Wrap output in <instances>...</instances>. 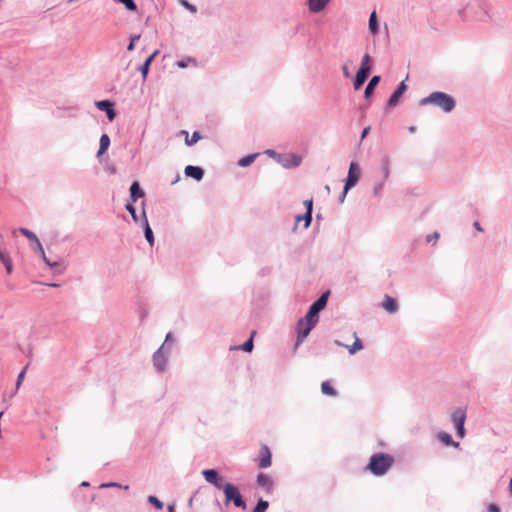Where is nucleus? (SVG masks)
<instances>
[{"label": "nucleus", "instance_id": "obj_50", "mask_svg": "<svg viewBox=\"0 0 512 512\" xmlns=\"http://www.w3.org/2000/svg\"><path fill=\"white\" fill-rule=\"evenodd\" d=\"M341 70H342V73H343L344 77H346V78L351 77V73H350L348 65L346 63H344L341 66Z\"/></svg>", "mask_w": 512, "mask_h": 512}, {"label": "nucleus", "instance_id": "obj_51", "mask_svg": "<svg viewBox=\"0 0 512 512\" xmlns=\"http://www.w3.org/2000/svg\"><path fill=\"white\" fill-rule=\"evenodd\" d=\"M488 512H499L500 508L497 504L491 503L488 505Z\"/></svg>", "mask_w": 512, "mask_h": 512}, {"label": "nucleus", "instance_id": "obj_3", "mask_svg": "<svg viewBox=\"0 0 512 512\" xmlns=\"http://www.w3.org/2000/svg\"><path fill=\"white\" fill-rule=\"evenodd\" d=\"M223 493L225 495V504L228 505L229 503H233L235 507L240 509L246 508V502L244 501L239 488L232 484L227 482L223 486Z\"/></svg>", "mask_w": 512, "mask_h": 512}, {"label": "nucleus", "instance_id": "obj_47", "mask_svg": "<svg viewBox=\"0 0 512 512\" xmlns=\"http://www.w3.org/2000/svg\"><path fill=\"white\" fill-rule=\"evenodd\" d=\"M181 4L187 9L189 10L190 12L192 13H196L197 11V8L195 5L189 3L187 0H181Z\"/></svg>", "mask_w": 512, "mask_h": 512}, {"label": "nucleus", "instance_id": "obj_12", "mask_svg": "<svg viewBox=\"0 0 512 512\" xmlns=\"http://www.w3.org/2000/svg\"><path fill=\"white\" fill-rule=\"evenodd\" d=\"M140 225L143 227L145 239L147 240L149 245L152 247L154 245L155 238H154L153 230L150 227V224L148 222L145 209L142 210Z\"/></svg>", "mask_w": 512, "mask_h": 512}, {"label": "nucleus", "instance_id": "obj_28", "mask_svg": "<svg viewBox=\"0 0 512 512\" xmlns=\"http://www.w3.org/2000/svg\"><path fill=\"white\" fill-rule=\"evenodd\" d=\"M368 29L372 35L377 34L379 31V23L376 11H373L369 16Z\"/></svg>", "mask_w": 512, "mask_h": 512}, {"label": "nucleus", "instance_id": "obj_9", "mask_svg": "<svg viewBox=\"0 0 512 512\" xmlns=\"http://www.w3.org/2000/svg\"><path fill=\"white\" fill-rule=\"evenodd\" d=\"M95 106L100 111L106 113V116L109 121H113L116 117V111L114 109V103L110 100H99L95 102Z\"/></svg>", "mask_w": 512, "mask_h": 512}, {"label": "nucleus", "instance_id": "obj_19", "mask_svg": "<svg viewBox=\"0 0 512 512\" xmlns=\"http://www.w3.org/2000/svg\"><path fill=\"white\" fill-rule=\"evenodd\" d=\"M466 412L462 408H457L451 415V421L455 428L465 425Z\"/></svg>", "mask_w": 512, "mask_h": 512}, {"label": "nucleus", "instance_id": "obj_36", "mask_svg": "<svg viewBox=\"0 0 512 512\" xmlns=\"http://www.w3.org/2000/svg\"><path fill=\"white\" fill-rule=\"evenodd\" d=\"M351 355L355 354L357 351L363 349V343L360 338L356 337L354 343L351 346H346Z\"/></svg>", "mask_w": 512, "mask_h": 512}, {"label": "nucleus", "instance_id": "obj_59", "mask_svg": "<svg viewBox=\"0 0 512 512\" xmlns=\"http://www.w3.org/2000/svg\"><path fill=\"white\" fill-rule=\"evenodd\" d=\"M508 491H509V493L512 495V478H511V479H510V481H509Z\"/></svg>", "mask_w": 512, "mask_h": 512}, {"label": "nucleus", "instance_id": "obj_25", "mask_svg": "<svg viewBox=\"0 0 512 512\" xmlns=\"http://www.w3.org/2000/svg\"><path fill=\"white\" fill-rule=\"evenodd\" d=\"M110 143H111L110 137L107 134H102V136L100 137L99 149L97 151V157H100L102 154H104L108 150Z\"/></svg>", "mask_w": 512, "mask_h": 512}, {"label": "nucleus", "instance_id": "obj_4", "mask_svg": "<svg viewBox=\"0 0 512 512\" xmlns=\"http://www.w3.org/2000/svg\"><path fill=\"white\" fill-rule=\"evenodd\" d=\"M171 353V348L162 344L152 356L153 367L157 373H163L167 369L168 358Z\"/></svg>", "mask_w": 512, "mask_h": 512}, {"label": "nucleus", "instance_id": "obj_56", "mask_svg": "<svg viewBox=\"0 0 512 512\" xmlns=\"http://www.w3.org/2000/svg\"><path fill=\"white\" fill-rule=\"evenodd\" d=\"M473 226H474V228H475L477 231H480V232H481V231H483V229H482V227H481V225H480V223H479L478 221H475V222L473 223Z\"/></svg>", "mask_w": 512, "mask_h": 512}, {"label": "nucleus", "instance_id": "obj_20", "mask_svg": "<svg viewBox=\"0 0 512 512\" xmlns=\"http://www.w3.org/2000/svg\"><path fill=\"white\" fill-rule=\"evenodd\" d=\"M256 482L259 486L263 487L267 493H271L273 491V481L269 475L260 473L257 476Z\"/></svg>", "mask_w": 512, "mask_h": 512}, {"label": "nucleus", "instance_id": "obj_17", "mask_svg": "<svg viewBox=\"0 0 512 512\" xmlns=\"http://www.w3.org/2000/svg\"><path fill=\"white\" fill-rule=\"evenodd\" d=\"M159 51L155 50L151 55H149L144 63L139 67V71L141 73L142 79L145 81L148 77L151 63L154 61L155 57L158 55Z\"/></svg>", "mask_w": 512, "mask_h": 512}, {"label": "nucleus", "instance_id": "obj_46", "mask_svg": "<svg viewBox=\"0 0 512 512\" xmlns=\"http://www.w3.org/2000/svg\"><path fill=\"white\" fill-rule=\"evenodd\" d=\"M384 184H385V181H384V180H382V181H380L379 183H376V184L374 185V188H373V195H374V196H377V195L381 192V190H382V189H383V187H384Z\"/></svg>", "mask_w": 512, "mask_h": 512}, {"label": "nucleus", "instance_id": "obj_60", "mask_svg": "<svg viewBox=\"0 0 512 512\" xmlns=\"http://www.w3.org/2000/svg\"><path fill=\"white\" fill-rule=\"evenodd\" d=\"M334 343L337 345V346H340V347H346V345H344L341 341L339 340H335Z\"/></svg>", "mask_w": 512, "mask_h": 512}, {"label": "nucleus", "instance_id": "obj_39", "mask_svg": "<svg viewBox=\"0 0 512 512\" xmlns=\"http://www.w3.org/2000/svg\"><path fill=\"white\" fill-rule=\"evenodd\" d=\"M147 501L158 510H161L164 507V503L154 495H149Z\"/></svg>", "mask_w": 512, "mask_h": 512}, {"label": "nucleus", "instance_id": "obj_48", "mask_svg": "<svg viewBox=\"0 0 512 512\" xmlns=\"http://www.w3.org/2000/svg\"><path fill=\"white\" fill-rule=\"evenodd\" d=\"M174 342V337H173V334L171 332H168L166 337H165V340L162 344H166V347H170L171 348V345L172 343Z\"/></svg>", "mask_w": 512, "mask_h": 512}, {"label": "nucleus", "instance_id": "obj_16", "mask_svg": "<svg viewBox=\"0 0 512 512\" xmlns=\"http://www.w3.org/2000/svg\"><path fill=\"white\" fill-rule=\"evenodd\" d=\"M382 307L390 314H395L399 310L397 300L389 295L384 296Z\"/></svg>", "mask_w": 512, "mask_h": 512}, {"label": "nucleus", "instance_id": "obj_41", "mask_svg": "<svg viewBox=\"0 0 512 512\" xmlns=\"http://www.w3.org/2000/svg\"><path fill=\"white\" fill-rule=\"evenodd\" d=\"M26 369L27 367H24L21 372L18 374L17 376V381H16V388H15V391L11 394L10 397H13L16 393H17V390L19 389L20 385L22 384L23 382V379H24V376H25V372H26Z\"/></svg>", "mask_w": 512, "mask_h": 512}, {"label": "nucleus", "instance_id": "obj_7", "mask_svg": "<svg viewBox=\"0 0 512 512\" xmlns=\"http://www.w3.org/2000/svg\"><path fill=\"white\" fill-rule=\"evenodd\" d=\"M359 177H360V170H359L358 164L356 162L352 161L350 163L347 178H346L345 184H344L345 190H350L351 188H353L358 183Z\"/></svg>", "mask_w": 512, "mask_h": 512}, {"label": "nucleus", "instance_id": "obj_55", "mask_svg": "<svg viewBox=\"0 0 512 512\" xmlns=\"http://www.w3.org/2000/svg\"><path fill=\"white\" fill-rule=\"evenodd\" d=\"M35 244H36V248H35V250H36L37 252H39V253H43V250H44V249H43V246H42V244H41L40 240H38V243H35Z\"/></svg>", "mask_w": 512, "mask_h": 512}, {"label": "nucleus", "instance_id": "obj_2", "mask_svg": "<svg viewBox=\"0 0 512 512\" xmlns=\"http://www.w3.org/2000/svg\"><path fill=\"white\" fill-rule=\"evenodd\" d=\"M394 457L388 453H375L373 454L368 464L366 465V470L369 471L372 475L380 477L385 475L393 466Z\"/></svg>", "mask_w": 512, "mask_h": 512}, {"label": "nucleus", "instance_id": "obj_13", "mask_svg": "<svg viewBox=\"0 0 512 512\" xmlns=\"http://www.w3.org/2000/svg\"><path fill=\"white\" fill-rule=\"evenodd\" d=\"M271 466V452L267 445H263L260 449L258 467L265 469Z\"/></svg>", "mask_w": 512, "mask_h": 512}, {"label": "nucleus", "instance_id": "obj_40", "mask_svg": "<svg viewBox=\"0 0 512 512\" xmlns=\"http://www.w3.org/2000/svg\"><path fill=\"white\" fill-rule=\"evenodd\" d=\"M472 11H473V7L470 4H468L463 9H460L458 11V14L462 20H468L471 18L468 14L471 13Z\"/></svg>", "mask_w": 512, "mask_h": 512}, {"label": "nucleus", "instance_id": "obj_18", "mask_svg": "<svg viewBox=\"0 0 512 512\" xmlns=\"http://www.w3.org/2000/svg\"><path fill=\"white\" fill-rule=\"evenodd\" d=\"M380 80V75H374L373 77H371L364 90V97L366 100H369L373 96L375 88L379 84Z\"/></svg>", "mask_w": 512, "mask_h": 512}, {"label": "nucleus", "instance_id": "obj_22", "mask_svg": "<svg viewBox=\"0 0 512 512\" xmlns=\"http://www.w3.org/2000/svg\"><path fill=\"white\" fill-rule=\"evenodd\" d=\"M45 264L53 270L55 274H62L67 269V265L65 264L64 260H56L52 261L50 259L46 260Z\"/></svg>", "mask_w": 512, "mask_h": 512}, {"label": "nucleus", "instance_id": "obj_64", "mask_svg": "<svg viewBox=\"0 0 512 512\" xmlns=\"http://www.w3.org/2000/svg\"><path fill=\"white\" fill-rule=\"evenodd\" d=\"M408 131L410 133H414L416 131V127L415 126H410V127H408Z\"/></svg>", "mask_w": 512, "mask_h": 512}, {"label": "nucleus", "instance_id": "obj_58", "mask_svg": "<svg viewBox=\"0 0 512 512\" xmlns=\"http://www.w3.org/2000/svg\"><path fill=\"white\" fill-rule=\"evenodd\" d=\"M167 509H168V512H175V504H169Z\"/></svg>", "mask_w": 512, "mask_h": 512}, {"label": "nucleus", "instance_id": "obj_24", "mask_svg": "<svg viewBox=\"0 0 512 512\" xmlns=\"http://www.w3.org/2000/svg\"><path fill=\"white\" fill-rule=\"evenodd\" d=\"M304 205L306 208V212H305V224L303 225V228L307 229L312 222L313 200L309 199V200L304 201Z\"/></svg>", "mask_w": 512, "mask_h": 512}, {"label": "nucleus", "instance_id": "obj_15", "mask_svg": "<svg viewBox=\"0 0 512 512\" xmlns=\"http://www.w3.org/2000/svg\"><path fill=\"white\" fill-rule=\"evenodd\" d=\"M331 0H307V7L311 13L323 11Z\"/></svg>", "mask_w": 512, "mask_h": 512}, {"label": "nucleus", "instance_id": "obj_31", "mask_svg": "<svg viewBox=\"0 0 512 512\" xmlns=\"http://www.w3.org/2000/svg\"><path fill=\"white\" fill-rule=\"evenodd\" d=\"M381 170L383 174V179L386 181L390 175V159L389 157L385 156L381 159Z\"/></svg>", "mask_w": 512, "mask_h": 512}, {"label": "nucleus", "instance_id": "obj_54", "mask_svg": "<svg viewBox=\"0 0 512 512\" xmlns=\"http://www.w3.org/2000/svg\"><path fill=\"white\" fill-rule=\"evenodd\" d=\"M369 131H370V126L365 127V128L362 130V133H361V139H364V138L369 134Z\"/></svg>", "mask_w": 512, "mask_h": 512}, {"label": "nucleus", "instance_id": "obj_5", "mask_svg": "<svg viewBox=\"0 0 512 512\" xmlns=\"http://www.w3.org/2000/svg\"><path fill=\"white\" fill-rule=\"evenodd\" d=\"M330 295L329 291H326L320 295L309 307L306 317L315 322L316 324L319 321V314L320 312L326 307L328 302V297Z\"/></svg>", "mask_w": 512, "mask_h": 512}, {"label": "nucleus", "instance_id": "obj_30", "mask_svg": "<svg viewBox=\"0 0 512 512\" xmlns=\"http://www.w3.org/2000/svg\"><path fill=\"white\" fill-rule=\"evenodd\" d=\"M321 392L324 395L335 397L337 396V390L330 384L329 381H324L321 384Z\"/></svg>", "mask_w": 512, "mask_h": 512}, {"label": "nucleus", "instance_id": "obj_27", "mask_svg": "<svg viewBox=\"0 0 512 512\" xmlns=\"http://www.w3.org/2000/svg\"><path fill=\"white\" fill-rule=\"evenodd\" d=\"M369 75L370 74H365L364 71H357L353 80L354 89H360L368 79Z\"/></svg>", "mask_w": 512, "mask_h": 512}, {"label": "nucleus", "instance_id": "obj_62", "mask_svg": "<svg viewBox=\"0 0 512 512\" xmlns=\"http://www.w3.org/2000/svg\"><path fill=\"white\" fill-rule=\"evenodd\" d=\"M40 255H41V257H42V259H43V261H44V262H46V260H48V259H49V258L46 256V254H45V251H44V250H43V253H40Z\"/></svg>", "mask_w": 512, "mask_h": 512}, {"label": "nucleus", "instance_id": "obj_23", "mask_svg": "<svg viewBox=\"0 0 512 512\" xmlns=\"http://www.w3.org/2000/svg\"><path fill=\"white\" fill-rule=\"evenodd\" d=\"M437 438L446 446H452L454 448H458L460 445L459 442H456L453 440L452 436L449 433L444 432V431L439 432L437 434Z\"/></svg>", "mask_w": 512, "mask_h": 512}, {"label": "nucleus", "instance_id": "obj_21", "mask_svg": "<svg viewBox=\"0 0 512 512\" xmlns=\"http://www.w3.org/2000/svg\"><path fill=\"white\" fill-rule=\"evenodd\" d=\"M130 199L131 203H135L139 198H142L145 196V193L143 189L140 187V184L138 181H134L130 186Z\"/></svg>", "mask_w": 512, "mask_h": 512}, {"label": "nucleus", "instance_id": "obj_52", "mask_svg": "<svg viewBox=\"0 0 512 512\" xmlns=\"http://www.w3.org/2000/svg\"><path fill=\"white\" fill-rule=\"evenodd\" d=\"M301 221H304V222H305V213H304V214H302V215H297V216L295 217V226H294V230L296 229V227H297L298 223H299V222H301Z\"/></svg>", "mask_w": 512, "mask_h": 512}, {"label": "nucleus", "instance_id": "obj_37", "mask_svg": "<svg viewBox=\"0 0 512 512\" xmlns=\"http://www.w3.org/2000/svg\"><path fill=\"white\" fill-rule=\"evenodd\" d=\"M19 231H20V233L22 235H24L30 241H32L34 243H38L39 238L37 237V235L33 231H31V230H29L27 228H20Z\"/></svg>", "mask_w": 512, "mask_h": 512}, {"label": "nucleus", "instance_id": "obj_63", "mask_svg": "<svg viewBox=\"0 0 512 512\" xmlns=\"http://www.w3.org/2000/svg\"><path fill=\"white\" fill-rule=\"evenodd\" d=\"M46 285L49 287H55V288L60 287V284H58V283H47Z\"/></svg>", "mask_w": 512, "mask_h": 512}, {"label": "nucleus", "instance_id": "obj_14", "mask_svg": "<svg viewBox=\"0 0 512 512\" xmlns=\"http://www.w3.org/2000/svg\"><path fill=\"white\" fill-rule=\"evenodd\" d=\"M185 176L201 181L204 177V169L200 166L188 165L184 170Z\"/></svg>", "mask_w": 512, "mask_h": 512}, {"label": "nucleus", "instance_id": "obj_10", "mask_svg": "<svg viewBox=\"0 0 512 512\" xmlns=\"http://www.w3.org/2000/svg\"><path fill=\"white\" fill-rule=\"evenodd\" d=\"M301 162H302V157L300 155H297L294 153H289V154L282 155L280 164L286 169H291V168L298 167L301 164Z\"/></svg>", "mask_w": 512, "mask_h": 512}, {"label": "nucleus", "instance_id": "obj_44", "mask_svg": "<svg viewBox=\"0 0 512 512\" xmlns=\"http://www.w3.org/2000/svg\"><path fill=\"white\" fill-rule=\"evenodd\" d=\"M140 37H141L140 34H138V35H134L130 38L129 44L127 46L128 51L134 50L135 45H136L137 41L140 39Z\"/></svg>", "mask_w": 512, "mask_h": 512}, {"label": "nucleus", "instance_id": "obj_61", "mask_svg": "<svg viewBox=\"0 0 512 512\" xmlns=\"http://www.w3.org/2000/svg\"><path fill=\"white\" fill-rule=\"evenodd\" d=\"M478 8L482 11L483 16H485L486 15V11L484 10V8H483L481 3L478 4Z\"/></svg>", "mask_w": 512, "mask_h": 512}, {"label": "nucleus", "instance_id": "obj_38", "mask_svg": "<svg viewBox=\"0 0 512 512\" xmlns=\"http://www.w3.org/2000/svg\"><path fill=\"white\" fill-rule=\"evenodd\" d=\"M269 507V502L264 499H259L252 512H266Z\"/></svg>", "mask_w": 512, "mask_h": 512}, {"label": "nucleus", "instance_id": "obj_26", "mask_svg": "<svg viewBox=\"0 0 512 512\" xmlns=\"http://www.w3.org/2000/svg\"><path fill=\"white\" fill-rule=\"evenodd\" d=\"M0 261L5 266L7 274H11L13 271V263L9 254L0 249Z\"/></svg>", "mask_w": 512, "mask_h": 512}, {"label": "nucleus", "instance_id": "obj_45", "mask_svg": "<svg viewBox=\"0 0 512 512\" xmlns=\"http://www.w3.org/2000/svg\"><path fill=\"white\" fill-rule=\"evenodd\" d=\"M440 234L438 232H434L432 234H429L426 236V242L427 243H436L439 239Z\"/></svg>", "mask_w": 512, "mask_h": 512}, {"label": "nucleus", "instance_id": "obj_11", "mask_svg": "<svg viewBox=\"0 0 512 512\" xmlns=\"http://www.w3.org/2000/svg\"><path fill=\"white\" fill-rule=\"evenodd\" d=\"M407 88L408 87L405 83V80L401 81L400 84L397 86L396 90L389 97L387 101V106L389 108L395 107L398 104L401 96L406 92Z\"/></svg>", "mask_w": 512, "mask_h": 512}, {"label": "nucleus", "instance_id": "obj_29", "mask_svg": "<svg viewBox=\"0 0 512 512\" xmlns=\"http://www.w3.org/2000/svg\"><path fill=\"white\" fill-rule=\"evenodd\" d=\"M180 133L186 136L185 144L187 146L194 145L202 138L200 132H198V131H194L191 138H188V132L186 130H181Z\"/></svg>", "mask_w": 512, "mask_h": 512}, {"label": "nucleus", "instance_id": "obj_32", "mask_svg": "<svg viewBox=\"0 0 512 512\" xmlns=\"http://www.w3.org/2000/svg\"><path fill=\"white\" fill-rule=\"evenodd\" d=\"M258 153H253V154H249L247 156H244L242 158L239 159L238 161V165L240 167H247L249 165H251L255 159L258 157Z\"/></svg>", "mask_w": 512, "mask_h": 512}, {"label": "nucleus", "instance_id": "obj_8", "mask_svg": "<svg viewBox=\"0 0 512 512\" xmlns=\"http://www.w3.org/2000/svg\"><path fill=\"white\" fill-rule=\"evenodd\" d=\"M202 475L208 483L212 484L216 488H218V489L223 488V484H222L223 479L217 470L205 469L202 471Z\"/></svg>", "mask_w": 512, "mask_h": 512}, {"label": "nucleus", "instance_id": "obj_35", "mask_svg": "<svg viewBox=\"0 0 512 512\" xmlns=\"http://www.w3.org/2000/svg\"><path fill=\"white\" fill-rule=\"evenodd\" d=\"M255 331L251 333V336L249 339H247L242 345H240L238 348L241 349L244 352H251L254 347L253 343V337H254Z\"/></svg>", "mask_w": 512, "mask_h": 512}, {"label": "nucleus", "instance_id": "obj_57", "mask_svg": "<svg viewBox=\"0 0 512 512\" xmlns=\"http://www.w3.org/2000/svg\"><path fill=\"white\" fill-rule=\"evenodd\" d=\"M177 66L179 68H186L187 67V63L185 61L181 60V61L177 62Z\"/></svg>", "mask_w": 512, "mask_h": 512}, {"label": "nucleus", "instance_id": "obj_42", "mask_svg": "<svg viewBox=\"0 0 512 512\" xmlns=\"http://www.w3.org/2000/svg\"><path fill=\"white\" fill-rule=\"evenodd\" d=\"M109 487H118V488H123L125 490L129 489L128 485L123 486L122 484H119L117 482L102 483L100 485V488H109Z\"/></svg>", "mask_w": 512, "mask_h": 512}, {"label": "nucleus", "instance_id": "obj_49", "mask_svg": "<svg viewBox=\"0 0 512 512\" xmlns=\"http://www.w3.org/2000/svg\"><path fill=\"white\" fill-rule=\"evenodd\" d=\"M456 430V435L459 437V438H463L465 436V433H466V430H465V427L464 425L461 426V427H457L455 428Z\"/></svg>", "mask_w": 512, "mask_h": 512}, {"label": "nucleus", "instance_id": "obj_33", "mask_svg": "<svg viewBox=\"0 0 512 512\" xmlns=\"http://www.w3.org/2000/svg\"><path fill=\"white\" fill-rule=\"evenodd\" d=\"M125 209L129 212V214L131 215L133 221L136 223V224H141V216H139L136 212V208L134 206V203H127L125 205Z\"/></svg>", "mask_w": 512, "mask_h": 512}, {"label": "nucleus", "instance_id": "obj_53", "mask_svg": "<svg viewBox=\"0 0 512 512\" xmlns=\"http://www.w3.org/2000/svg\"><path fill=\"white\" fill-rule=\"evenodd\" d=\"M348 191H349V190H345V187L343 188V191H342V193L340 194L339 199H338L340 203H343V202H344V200H345V198H346V195H347V192H348Z\"/></svg>", "mask_w": 512, "mask_h": 512}, {"label": "nucleus", "instance_id": "obj_43", "mask_svg": "<svg viewBox=\"0 0 512 512\" xmlns=\"http://www.w3.org/2000/svg\"><path fill=\"white\" fill-rule=\"evenodd\" d=\"M265 154L274 158L278 163H280L281 159H282V155L277 153L275 150L273 149H267L265 151Z\"/></svg>", "mask_w": 512, "mask_h": 512}, {"label": "nucleus", "instance_id": "obj_34", "mask_svg": "<svg viewBox=\"0 0 512 512\" xmlns=\"http://www.w3.org/2000/svg\"><path fill=\"white\" fill-rule=\"evenodd\" d=\"M370 59H371L370 55L365 54L362 57L361 65H360L358 71H364L365 74H370L371 73V67L369 65Z\"/></svg>", "mask_w": 512, "mask_h": 512}, {"label": "nucleus", "instance_id": "obj_6", "mask_svg": "<svg viewBox=\"0 0 512 512\" xmlns=\"http://www.w3.org/2000/svg\"><path fill=\"white\" fill-rule=\"evenodd\" d=\"M316 325L315 322L309 320L306 316L300 318L297 322V344L302 343Z\"/></svg>", "mask_w": 512, "mask_h": 512}, {"label": "nucleus", "instance_id": "obj_1", "mask_svg": "<svg viewBox=\"0 0 512 512\" xmlns=\"http://www.w3.org/2000/svg\"><path fill=\"white\" fill-rule=\"evenodd\" d=\"M419 105L437 107L445 113H450L455 109L456 101L453 96L445 92L434 91L428 96L420 99Z\"/></svg>", "mask_w": 512, "mask_h": 512}]
</instances>
